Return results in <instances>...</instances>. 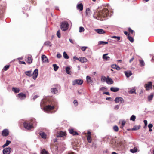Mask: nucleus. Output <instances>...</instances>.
Segmentation results:
<instances>
[{"label":"nucleus","instance_id":"nucleus-61","mask_svg":"<svg viewBox=\"0 0 154 154\" xmlns=\"http://www.w3.org/2000/svg\"><path fill=\"white\" fill-rule=\"evenodd\" d=\"M73 59L75 60H77L79 61V58H78L76 56H74L73 57Z\"/></svg>","mask_w":154,"mask_h":154},{"label":"nucleus","instance_id":"nucleus-32","mask_svg":"<svg viewBox=\"0 0 154 154\" xmlns=\"http://www.w3.org/2000/svg\"><path fill=\"white\" fill-rule=\"evenodd\" d=\"M107 78L104 76H102L101 77V80L102 82H106Z\"/></svg>","mask_w":154,"mask_h":154},{"label":"nucleus","instance_id":"nucleus-51","mask_svg":"<svg viewBox=\"0 0 154 154\" xmlns=\"http://www.w3.org/2000/svg\"><path fill=\"white\" fill-rule=\"evenodd\" d=\"M61 55L59 53H58L57 54V57L58 58H60L61 57Z\"/></svg>","mask_w":154,"mask_h":154},{"label":"nucleus","instance_id":"nucleus-13","mask_svg":"<svg viewBox=\"0 0 154 154\" xmlns=\"http://www.w3.org/2000/svg\"><path fill=\"white\" fill-rule=\"evenodd\" d=\"M9 134V131L8 129H5L2 132V135L4 136H7Z\"/></svg>","mask_w":154,"mask_h":154},{"label":"nucleus","instance_id":"nucleus-58","mask_svg":"<svg viewBox=\"0 0 154 154\" xmlns=\"http://www.w3.org/2000/svg\"><path fill=\"white\" fill-rule=\"evenodd\" d=\"M103 94H106V95H110V94H109V93L108 92H103Z\"/></svg>","mask_w":154,"mask_h":154},{"label":"nucleus","instance_id":"nucleus-18","mask_svg":"<svg viewBox=\"0 0 154 154\" xmlns=\"http://www.w3.org/2000/svg\"><path fill=\"white\" fill-rule=\"evenodd\" d=\"M39 134L42 138L45 139L46 138V134L44 132L40 131Z\"/></svg>","mask_w":154,"mask_h":154},{"label":"nucleus","instance_id":"nucleus-42","mask_svg":"<svg viewBox=\"0 0 154 154\" xmlns=\"http://www.w3.org/2000/svg\"><path fill=\"white\" fill-rule=\"evenodd\" d=\"M113 129L116 132L118 131L119 130L118 127L117 125L114 126L113 127Z\"/></svg>","mask_w":154,"mask_h":154},{"label":"nucleus","instance_id":"nucleus-34","mask_svg":"<svg viewBox=\"0 0 154 154\" xmlns=\"http://www.w3.org/2000/svg\"><path fill=\"white\" fill-rule=\"evenodd\" d=\"M53 66L54 67V70L55 71H57L59 68V67L57 66L56 64H53Z\"/></svg>","mask_w":154,"mask_h":154},{"label":"nucleus","instance_id":"nucleus-22","mask_svg":"<svg viewBox=\"0 0 154 154\" xmlns=\"http://www.w3.org/2000/svg\"><path fill=\"white\" fill-rule=\"evenodd\" d=\"M51 92L53 94H56L58 92L57 88H53L51 89Z\"/></svg>","mask_w":154,"mask_h":154},{"label":"nucleus","instance_id":"nucleus-9","mask_svg":"<svg viewBox=\"0 0 154 154\" xmlns=\"http://www.w3.org/2000/svg\"><path fill=\"white\" fill-rule=\"evenodd\" d=\"M38 75V70L37 69H36L34 71L33 73V79L35 80Z\"/></svg>","mask_w":154,"mask_h":154},{"label":"nucleus","instance_id":"nucleus-59","mask_svg":"<svg viewBox=\"0 0 154 154\" xmlns=\"http://www.w3.org/2000/svg\"><path fill=\"white\" fill-rule=\"evenodd\" d=\"M11 143V141L7 140L6 141V144L8 146Z\"/></svg>","mask_w":154,"mask_h":154},{"label":"nucleus","instance_id":"nucleus-53","mask_svg":"<svg viewBox=\"0 0 154 154\" xmlns=\"http://www.w3.org/2000/svg\"><path fill=\"white\" fill-rule=\"evenodd\" d=\"M128 31L129 32L131 33V34H133L134 32V31L132 30L130 28H128Z\"/></svg>","mask_w":154,"mask_h":154},{"label":"nucleus","instance_id":"nucleus-23","mask_svg":"<svg viewBox=\"0 0 154 154\" xmlns=\"http://www.w3.org/2000/svg\"><path fill=\"white\" fill-rule=\"evenodd\" d=\"M86 81L88 83H92L93 82L91 78L88 76H86Z\"/></svg>","mask_w":154,"mask_h":154},{"label":"nucleus","instance_id":"nucleus-40","mask_svg":"<svg viewBox=\"0 0 154 154\" xmlns=\"http://www.w3.org/2000/svg\"><path fill=\"white\" fill-rule=\"evenodd\" d=\"M87 140L88 142L89 143H91L92 141L91 137V136H87Z\"/></svg>","mask_w":154,"mask_h":154},{"label":"nucleus","instance_id":"nucleus-35","mask_svg":"<svg viewBox=\"0 0 154 154\" xmlns=\"http://www.w3.org/2000/svg\"><path fill=\"white\" fill-rule=\"evenodd\" d=\"M107 44H108V42H106L100 41L98 42V44L99 45H105Z\"/></svg>","mask_w":154,"mask_h":154},{"label":"nucleus","instance_id":"nucleus-39","mask_svg":"<svg viewBox=\"0 0 154 154\" xmlns=\"http://www.w3.org/2000/svg\"><path fill=\"white\" fill-rule=\"evenodd\" d=\"M136 118V116L134 115H132L130 119V120H132L134 121L135 120Z\"/></svg>","mask_w":154,"mask_h":154},{"label":"nucleus","instance_id":"nucleus-46","mask_svg":"<svg viewBox=\"0 0 154 154\" xmlns=\"http://www.w3.org/2000/svg\"><path fill=\"white\" fill-rule=\"evenodd\" d=\"M84 30H85L84 28L83 27L81 26L79 27V32H82L84 31Z\"/></svg>","mask_w":154,"mask_h":154},{"label":"nucleus","instance_id":"nucleus-6","mask_svg":"<svg viewBox=\"0 0 154 154\" xmlns=\"http://www.w3.org/2000/svg\"><path fill=\"white\" fill-rule=\"evenodd\" d=\"M116 103H122L124 102V100L123 98L121 97H117L114 100Z\"/></svg>","mask_w":154,"mask_h":154},{"label":"nucleus","instance_id":"nucleus-27","mask_svg":"<svg viewBox=\"0 0 154 154\" xmlns=\"http://www.w3.org/2000/svg\"><path fill=\"white\" fill-rule=\"evenodd\" d=\"M112 67L114 69H116L118 70L120 69V68L118 66L116 65H113L112 66Z\"/></svg>","mask_w":154,"mask_h":154},{"label":"nucleus","instance_id":"nucleus-62","mask_svg":"<svg viewBox=\"0 0 154 154\" xmlns=\"http://www.w3.org/2000/svg\"><path fill=\"white\" fill-rule=\"evenodd\" d=\"M134 59V57H132L131 59L129 60V62L130 63H131Z\"/></svg>","mask_w":154,"mask_h":154},{"label":"nucleus","instance_id":"nucleus-8","mask_svg":"<svg viewBox=\"0 0 154 154\" xmlns=\"http://www.w3.org/2000/svg\"><path fill=\"white\" fill-rule=\"evenodd\" d=\"M11 149V148L8 147L4 149L3 150V154H10Z\"/></svg>","mask_w":154,"mask_h":154},{"label":"nucleus","instance_id":"nucleus-36","mask_svg":"<svg viewBox=\"0 0 154 154\" xmlns=\"http://www.w3.org/2000/svg\"><path fill=\"white\" fill-rule=\"evenodd\" d=\"M141 66H144L145 65V63L143 60H139Z\"/></svg>","mask_w":154,"mask_h":154},{"label":"nucleus","instance_id":"nucleus-11","mask_svg":"<svg viewBox=\"0 0 154 154\" xmlns=\"http://www.w3.org/2000/svg\"><path fill=\"white\" fill-rule=\"evenodd\" d=\"M66 135V132H63L60 131L58 133V134L57 137H62L65 136Z\"/></svg>","mask_w":154,"mask_h":154},{"label":"nucleus","instance_id":"nucleus-2","mask_svg":"<svg viewBox=\"0 0 154 154\" xmlns=\"http://www.w3.org/2000/svg\"><path fill=\"white\" fill-rule=\"evenodd\" d=\"M69 24L67 22H63L60 26V28L63 31L66 30L68 28Z\"/></svg>","mask_w":154,"mask_h":154},{"label":"nucleus","instance_id":"nucleus-15","mask_svg":"<svg viewBox=\"0 0 154 154\" xmlns=\"http://www.w3.org/2000/svg\"><path fill=\"white\" fill-rule=\"evenodd\" d=\"M91 14V12L89 8H87L86 11V16L90 17Z\"/></svg>","mask_w":154,"mask_h":154},{"label":"nucleus","instance_id":"nucleus-31","mask_svg":"<svg viewBox=\"0 0 154 154\" xmlns=\"http://www.w3.org/2000/svg\"><path fill=\"white\" fill-rule=\"evenodd\" d=\"M66 73L68 74H70V68L69 67H66Z\"/></svg>","mask_w":154,"mask_h":154},{"label":"nucleus","instance_id":"nucleus-7","mask_svg":"<svg viewBox=\"0 0 154 154\" xmlns=\"http://www.w3.org/2000/svg\"><path fill=\"white\" fill-rule=\"evenodd\" d=\"M26 97V95L23 93H20L18 94V98L20 100H22Z\"/></svg>","mask_w":154,"mask_h":154},{"label":"nucleus","instance_id":"nucleus-50","mask_svg":"<svg viewBox=\"0 0 154 154\" xmlns=\"http://www.w3.org/2000/svg\"><path fill=\"white\" fill-rule=\"evenodd\" d=\"M87 47L82 46L81 48V49L83 51H85L87 48Z\"/></svg>","mask_w":154,"mask_h":154},{"label":"nucleus","instance_id":"nucleus-64","mask_svg":"<svg viewBox=\"0 0 154 154\" xmlns=\"http://www.w3.org/2000/svg\"><path fill=\"white\" fill-rule=\"evenodd\" d=\"M38 97L37 95H35L33 97V99L35 100L36 98Z\"/></svg>","mask_w":154,"mask_h":154},{"label":"nucleus","instance_id":"nucleus-10","mask_svg":"<svg viewBox=\"0 0 154 154\" xmlns=\"http://www.w3.org/2000/svg\"><path fill=\"white\" fill-rule=\"evenodd\" d=\"M152 83L151 82H149L148 83L145 85V87L146 90H149L152 88Z\"/></svg>","mask_w":154,"mask_h":154},{"label":"nucleus","instance_id":"nucleus-57","mask_svg":"<svg viewBox=\"0 0 154 154\" xmlns=\"http://www.w3.org/2000/svg\"><path fill=\"white\" fill-rule=\"evenodd\" d=\"M124 33L128 37V36H129V34L128 33V32L127 31H124Z\"/></svg>","mask_w":154,"mask_h":154},{"label":"nucleus","instance_id":"nucleus-43","mask_svg":"<svg viewBox=\"0 0 154 154\" xmlns=\"http://www.w3.org/2000/svg\"><path fill=\"white\" fill-rule=\"evenodd\" d=\"M130 94H133V93H136L135 92V90L134 89H132L129 92Z\"/></svg>","mask_w":154,"mask_h":154},{"label":"nucleus","instance_id":"nucleus-4","mask_svg":"<svg viewBox=\"0 0 154 154\" xmlns=\"http://www.w3.org/2000/svg\"><path fill=\"white\" fill-rule=\"evenodd\" d=\"M54 108V106L53 105H48L46 106L44 108V111L47 113H49V111L53 109Z\"/></svg>","mask_w":154,"mask_h":154},{"label":"nucleus","instance_id":"nucleus-28","mask_svg":"<svg viewBox=\"0 0 154 154\" xmlns=\"http://www.w3.org/2000/svg\"><path fill=\"white\" fill-rule=\"evenodd\" d=\"M27 62L29 64H31L32 62V58L31 57H28L27 58Z\"/></svg>","mask_w":154,"mask_h":154},{"label":"nucleus","instance_id":"nucleus-47","mask_svg":"<svg viewBox=\"0 0 154 154\" xmlns=\"http://www.w3.org/2000/svg\"><path fill=\"white\" fill-rule=\"evenodd\" d=\"M9 66H10L9 65L5 66L3 68V69L5 71H6L9 68Z\"/></svg>","mask_w":154,"mask_h":154},{"label":"nucleus","instance_id":"nucleus-54","mask_svg":"<svg viewBox=\"0 0 154 154\" xmlns=\"http://www.w3.org/2000/svg\"><path fill=\"white\" fill-rule=\"evenodd\" d=\"M139 128V127H138L137 128L136 127H134L133 128H132V130H137Z\"/></svg>","mask_w":154,"mask_h":154},{"label":"nucleus","instance_id":"nucleus-3","mask_svg":"<svg viewBox=\"0 0 154 154\" xmlns=\"http://www.w3.org/2000/svg\"><path fill=\"white\" fill-rule=\"evenodd\" d=\"M24 127L28 129H30L32 128V124L31 122L27 121L23 123Z\"/></svg>","mask_w":154,"mask_h":154},{"label":"nucleus","instance_id":"nucleus-48","mask_svg":"<svg viewBox=\"0 0 154 154\" xmlns=\"http://www.w3.org/2000/svg\"><path fill=\"white\" fill-rule=\"evenodd\" d=\"M57 36L59 38H60L61 37L60 33V32L59 31H58L57 32Z\"/></svg>","mask_w":154,"mask_h":154},{"label":"nucleus","instance_id":"nucleus-25","mask_svg":"<svg viewBox=\"0 0 154 154\" xmlns=\"http://www.w3.org/2000/svg\"><path fill=\"white\" fill-rule=\"evenodd\" d=\"M108 54H103V59L105 60H109L110 59V57L109 56H106Z\"/></svg>","mask_w":154,"mask_h":154},{"label":"nucleus","instance_id":"nucleus-20","mask_svg":"<svg viewBox=\"0 0 154 154\" xmlns=\"http://www.w3.org/2000/svg\"><path fill=\"white\" fill-rule=\"evenodd\" d=\"M69 133L73 135H78V133L74 131L73 129H69Z\"/></svg>","mask_w":154,"mask_h":154},{"label":"nucleus","instance_id":"nucleus-52","mask_svg":"<svg viewBox=\"0 0 154 154\" xmlns=\"http://www.w3.org/2000/svg\"><path fill=\"white\" fill-rule=\"evenodd\" d=\"M119 108V106L118 105H116L114 107V109L117 110Z\"/></svg>","mask_w":154,"mask_h":154},{"label":"nucleus","instance_id":"nucleus-49","mask_svg":"<svg viewBox=\"0 0 154 154\" xmlns=\"http://www.w3.org/2000/svg\"><path fill=\"white\" fill-rule=\"evenodd\" d=\"M125 121H122V128H123L125 124Z\"/></svg>","mask_w":154,"mask_h":154},{"label":"nucleus","instance_id":"nucleus-55","mask_svg":"<svg viewBox=\"0 0 154 154\" xmlns=\"http://www.w3.org/2000/svg\"><path fill=\"white\" fill-rule=\"evenodd\" d=\"M73 103L76 106H77L78 105V103L77 100H75L73 101Z\"/></svg>","mask_w":154,"mask_h":154},{"label":"nucleus","instance_id":"nucleus-38","mask_svg":"<svg viewBox=\"0 0 154 154\" xmlns=\"http://www.w3.org/2000/svg\"><path fill=\"white\" fill-rule=\"evenodd\" d=\"M63 56L65 59H68L69 58V57L67 55V54L65 52H64L63 53Z\"/></svg>","mask_w":154,"mask_h":154},{"label":"nucleus","instance_id":"nucleus-60","mask_svg":"<svg viewBox=\"0 0 154 154\" xmlns=\"http://www.w3.org/2000/svg\"><path fill=\"white\" fill-rule=\"evenodd\" d=\"M144 122L145 124V126L146 127L147 124V121L146 120H144Z\"/></svg>","mask_w":154,"mask_h":154},{"label":"nucleus","instance_id":"nucleus-5","mask_svg":"<svg viewBox=\"0 0 154 154\" xmlns=\"http://www.w3.org/2000/svg\"><path fill=\"white\" fill-rule=\"evenodd\" d=\"M83 83V81L82 79H76L73 80L72 82V84L73 85L77 84L78 85H81Z\"/></svg>","mask_w":154,"mask_h":154},{"label":"nucleus","instance_id":"nucleus-21","mask_svg":"<svg viewBox=\"0 0 154 154\" xmlns=\"http://www.w3.org/2000/svg\"><path fill=\"white\" fill-rule=\"evenodd\" d=\"M119 88L117 87H112L110 88V90L113 92H116L119 91Z\"/></svg>","mask_w":154,"mask_h":154},{"label":"nucleus","instance_id":"nucleus-33","mask_svg":"<svg viewBox=\"0 0 154 154\" xmlns=\"http://www.w3.org/2000/svg\"><path fill=\"white\" fill-rule=\"evenodd\" d=\"M154 96V94H153V93L151 94L150 95H149L148 96V100L149 101H150L151 100H152Z\"/></svg>","mask_w":154,"mask_h":154},{"label":"nucleus","instance_id":"nucleus-19","mask_svg":"<svg viewBox=\"0 0 154 154\" xmlns=\"http://www.w3.org/2000/svg\"><path fill=\"white\" fill-rule=\"evenodd\" d=\"M87 59L85 57H79V61L82 63L86 62L87 61Z\"/></svg>","mask_w":154,"mask_h":154},{"label":"nucleus","instance_id":"nucleus-63","mask_svg":"<svg viewBox=\"0 0 154 154\" xmlns=\"http://www.w3.org/2000/svg\"><path fill=\"white\" fill-rule=\"evenodd\" d=\"M88 136H91V132L89 131H88L87 132Z\"/></svg>","mask_w":154,"mask_h":154},{"label":"nucleus","instance_id":"nucleus-26","mask_svg":"<svg viewBox=\"0 0 154 154\" xmlns=\"http://www.w3.org/2000/svg\"><path fill=\"white\" fill-rule=\"evenodd\" d=\"M31 72V71H26L25 73V74L26 75L29 76V77H31L32 75Z\"/></svg>","mask_w":154,"mask_h":154},{"label":"nucleus","instance_id":"nucleus-41","mask_svg":"<svg viewBox=\"0 0 154 154\" xmlns=\"http://www.w3.org/2000/svg\"><path fill=\"white\" fill-rule=\"evenodd\" d=\"M41 153V154H49L48 152L44 149L42 150Z\"/></svg>","mask_w":154,"mask_h":154},{"label":"nucleus","instance_id":"nucleus-37","mask_svg":"<svg viewBox=\"0 0 154 154\" xmlns=\"http://www.w3.org/2000/svg\"><path fill=\"white\" fill-rule=\"evenodd\" d=\"M45 45L47 46H51V43L49 41H46L45 43Z\"/></svg>","mask_w":154,"mask_h":154},{"label":"nucleus","instance_id":"nucleus-56","mask_svg":"<svg viewBox=\"0 0 154 154\" xmlns=\"http://www.w3.org/2000/svg\"><path fill=\"white\" fill-rule=\"evenodd\" d=\"M153 127V125L152 124H149L148 125V127L149 128H151Z\"/></svg>","mask_w":154,"mask_h":154},{"label":"nucleus","instance_id":"nucleus-29","mask_svg":"<svg viewBox=\"0 0 154 154\" xmlns=\"http://www.w3.org/2000/svg\"><path fill=\"white\" fill-rule=\"evenodd\" d=\"M137 151V148L136 147H134V148L131 149L130 150L131 152L132 153H134L136 152Z\"/></svg>","mask_w":154,"mask_h":154},{"label":"nucleus","instance_id":"nucleus-45","mask_svg":"<svg viewBox=\"0 0 154 154\" xmlns=\"http://www.w3.org/2000/svg\"><path fill=\"white\" fill-rule=\"evenodd\" d=\"M112 38L115 39H117L118 41H119L120 39V37L119 36H112L111 37Z\"/></svg>","mask_w":154,"mask_h":154},{"label":"nucleus","instance_id":"nucleus-17","mask_svg":"<svg viewBox=\"0 0 154 154\" xmlns=\"http://www.w3.org/2000/svg\"><path fill=\"white\" fill-rule=\"evenodd\" d=\"M125 74L126 77L128 78L129 77L132 75V72L130 71H125Z\"/></svg>","mask_w":154,"mask_h":154},{"label":"nucleus","instance_id":"nucleus-30","mask_svg":"<svg viewBox=\"0 0 154 154\" xmlns=\"http://www.w3.org/2000/svg\"><path fill=\"white\" fill-rule=\"evenodd\" d=\"M12 91L15 93H18L20 91V89L19 88L13 87Z\"/></svg>","mask_w":154,"mask_h":154},{"label":"nucleus","instance_id":"nucleus-44","mask_svg":"<svg viewBox=\"0 0 154 154\" xmlns=\"http://www.w3.org/2000/svg\"><path fill=\"white\" fill-rule=\"evenodd\" d=\"M128 39L131 42H132L134 41V39L133 38L129 36H128Z\"/></svg>","mask_w":154,"mask_h":154},{"label":"nucleus","instance_id":"nucleus-1","mask_svg":"<svg viewBox=\"0 0 154 154\" xmlns=\"http://www.w3.org/2000/svg\"><path fill=\"white\" fill-rule=\"evenodd\" d=\"M109 11L108 9L104 8L102 11H100L97 14L98 17H105L106 16H109Z\"/></svg>","mask_w":154,"mask_h":154},{"label":"nucleus","instance_id":"nucleus-14","mask_svg":"<svg viewBox=\"0 0 154 154\" xmlns=\"http://www.w3.org/2000/svg\"><path fill=\"white\" fill-rule=\"evenodd\" d=\"M106 83L108 84H112L113 83V81L111 78H109V76H108Z\"/></svg>","mask_w":154,"mask_h":154},{"label":"nucleus","instance_id":"nucleus-16","mask_svg":"<svg viewBox=\"0 0 154 154\" xmlns=\"http://www.w3.org/2000/svg\"><path fill=\"white\" fill-rule=\"evenodd\" d=\"M95 31L97 33L99 34H102L105 33V32L101 29H95Z\"/></svg>","mask_w":154,"mask_h":154},{"label":"nucleus","instance_id":"nucleus-12","mask_svg":"<svg viewBox=\"0 0 154 154\" xmlns=\"http://www.w3.org/2000/svg\"><path fill=\"white\" fill-rule=\"evenodd\" d=\"M42 60L43 62H45L48 63V60L47 57L44 55H43L41 57Z\"/></svg>","mask_w":154,"mask_h":154},{"label":"nucleus","instance_id":"nucleus-24","mask_svg":"<svg viewBox=\"0 0 154 154\" xmlns=\"http://www.w3.org/2000/svg\"><path fill=\"white\" fill-rule=\"evenodd\" d=\"M77 8L80 11H82L83 9V5L82 3L79 4L77 5Z\"/></svg>","mask_w":154,"mask_h":154}]
</instances>
